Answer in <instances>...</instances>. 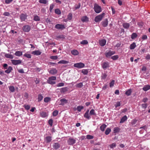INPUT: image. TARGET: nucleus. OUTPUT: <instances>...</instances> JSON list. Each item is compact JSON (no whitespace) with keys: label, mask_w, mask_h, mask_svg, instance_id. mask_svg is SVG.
<instances>
[{"label":"nucleus","mask_w":150,"mask_h":150,"mask_svg":"<svg viewBox=\"0 0 150 150\" xmlns=\"http://www.w3.org/2000/svg\"><path fill=\"white\" fill-rule=\"evenodd\" d=\"M56 80V77L55 76H52L49 78L47 80V82L49 84L53 85L56 83L55 80Z\"/></svg>","instance_id":"nucleus-1"},{"label":"nucleus","mask_w":150,"mask_h":150,"mask_svg":"<svg viewBox=\"0 0 150 150\" xmlns=\"http://www.w3.org/2000/svg\"><path fill=\"white\" fill-rule=\"evenodd\" d=\"M93 9L97 13H99L102 11L101 7L96 3L94 4Z\"/></svg>","instance_id":"nucleus-2"},{"label":"nucleus","mask_w":150,"mask_h":150,"mask_svg":"<svg viewBox=\"0 0 150 150\" xmlns=\"http://www.w3.org/2000/svg\"><path fill=\"white\" fill-rule=\"evenodd\" d=\"M105 15L104 13H103L102 14L96 16L95 18V21L96 22L100 21L104 17Z\"/></svg>","instance_id":"nucleus-3"},{"label":"nucleus","mask_w":150,"mask_h":150,"mask_svg":"<svg viewBox=\"0 0 150 150\" xmlns=\"http://www.w3.org/2000/svg\"><path fill=\"white\" fill-rule=\"evenodd\" d=\"M74 66L75 67L81 69L84 67L85 66V64L83 63L79 62L74 64Z\"/></svg>","instance_id":"nucleus-4"},{"label":"nucleus","mask_w":150,"mask_h":150,"mask_svg":"<svg viewBox=\"0 0 150 150\" xmlns=\"http://www.w3.org/2000/svg\"><path fill=\"white\" fill-rule=\"evenodd\" d=\"M55 28L57 29L61 30H62L65 28V27L64 25L59 24H56L55 26Z\"/></svg>","instance_id":"nucleus-5"},{"label":"nucleus","mask_w":150,"mask_h":150,"mask_svg":"<svg viewBox=\"0 0 150 150\" xmlns=\"http://www.w3.org/2000/svg\"><path fill=\"white\" fill-rule=\"evenodd\" d=\"M67 143L69 145H72L76 143V140L73 138H69L67 141Z\"/></svg>","instance_id":"nucleus-6"},{"label":"nucleus","mask_w":150,"mask_h":150,"mask_svg":"<svg viewBox=\"0 0 150 150\" xmlns=\"http://www.w3.org/2000/svg\"><path fill=\"white\" fill-rule=\"evenodd\" d=\"M115 52L114 51H111L110 50L108 52H106L105 53V56L107 57H110L112 55L114 54Z\"/></svg>","instance_id":"nucleus-7"},{"label":"nucleus","mask_w":150,"mask_h":150,"mask_svg":"<svg viewBox=\"0 0 150 150\" xmlns=\"http://www.w3.org/2000/svg\"><path fill=\"white\" fill-rule=\"evenodd\" d=\"M61 103L60 105H64L65 104H67L68 103V100L65 98H63L61 99L60 100Z\"/></svg>","instance_id":"nucleus-8"},{"label":"nucleus","mask_w":150,"mask_h":150,"mask_svg":"<svg viewBox=\"0 0 150 150\" xmlns=\"http://www.w3.org/2000/svg\"><path fill=\"white\" fill-rule=\"evenodd\" d=\"M49 72L52 75H54L57 73V71L55 68H53L50 70Z\"/></svg>","instance_id":"nucleus-9"},{"label":"nucleus","mask_w":150,"mask_h":150,"mask_svg":"<svg viewBox=\"0 0 150 150\" xmlns=\"http://www.w3.org/2000/svg\"><path fill=\"white\" fill-rule=\"evenodd\" d=\"M23 29L25 32H28L30 30V26L27 25L23 26Z\"/></svg>","instance_id":"nucleus-10"},{"label":"nucleus","mask_w":150,"mask_h":150,"mask_svg":"<svg viewBox=\"0 0 150 150\" xmlns=\"http://www.w3.org/2000/svg\"><path fill=\"white\" fill-rule=\"evenodd\" d=\"M83 22H87L88 21V18L86 16H84L82 17L81 19Z\"/></svg>","instance_id":"nucleus-11"},{"label":"nucleus","mask_w":150,"mask_h":150,"mask_svg":"<svg viewBox=\"0 0 150 150\" xmlns=\"http://www.w3.org/2000/svg\"><path fill=\"white\" fill-rule=\"evenodd\" d=\"M102 25L104 27H106L108 24V20L107 19H106L105 20L102 21L101 23Z\"/></svg>","instance_id":"nucleus-12"},{"label":"nucleus","mask_w":150,"mask_h":150,"mask_svg":"<svg viewBox=\"0 0 150 150\" xmlns=\"http://www.w3.org/2000/svg\"><path fill=\"white\" fill-rule=\"evenodd\" d=\"M20 18L21 21H25L27 18V15L25 14H22Z\"/></svg>","instance_id":"nucleus-13"},{"label":"nucleus","mask_w":150,"mask_h":150,"mask_svg":"<svg viewBox=\"0 0 150 150\" xmlns=\"http://www.w3.org/2000/svg\"><path fill=\"white\" fill-rule=\"evenodd\" d=\"M109 67V63L108 62H104L103 64L102 65V67L104 69H106L108 67Z\"/></svg>","instance_id":"nucleus-14"},{"label":"nucleus","mask_w":150,"mask_h":150,"mask_svg":"<svg viewBox=\"0 0 150 150\" xmlns=\"http://www.w3.org/2000/svg\"><path fill=\"white\" fill-rule=\"evenodd\" d=\"M106 43V40L104 39H102L99 40V43L101 46H104Z\"/></svg>","instance_id":"nucleus-15"},{"label":"nucleus","mask_w":150,"mask_h":150,"mask_svg":"<svg viewBox=\"0 0 150 150\" xmlns=\"http://www.w3.org/2000/svg\"><path fill=\"white\" fill-rule=\"evenodd\" d=\"M68 88L67 87H64L61 88L60 91L62 93H64L68 91Z\"/></svg>","instance_id":"nucleus-16"},{"label":"nucleus","mask_w":150,"mask_h":150,"mask_svg":"<svg viewBox=\"0 0 150 150\" xmlns=\"http://www.w3.org/2000/svg\"><path fill=\"white\" fill-rule=\"evenodd\" d=\"M53 147L54 149H57L60 147V145L58 143H55L53 144Z\"/></svg>","instance_id":"nucleus-17"},{"label":"nucleus","mask_w":150,"mask_h":150,"mask_svg":"<svg viewBox=\"0 0 150 150\" xmlns=\"http://www.w3.org/2000/svg\"><path fill=\"white\" fill-rule=\"evenodd\" d=\"M40 115L42 117H45L48 116V115L46 112L44 111L41 112L40 113Z\"/></svg>","instance_id":"nucleus-18"},{"label":"nucleus","mask_w":150,"mask_h":150,"mask_svg":"<svg viewBox=\"0 0 150 150\" xmlns=\"http://www.w3.org/2000/svg\"><path fill=\"white\" fill-rule=\"evenodd\" d=\"M150 89V85H145L143 88L142 89L144 91H146Z\"/></svg>","instance_id":"nucleus-19"},{"label":"nucleus","mask_w":150,"mask_h":150,"mask_svg":"<svg viewBox=\"0 0 150 150\" xmlns=\"http://www.w3.org/2000/svg\"><path fill=\"white\" fill-rule=\"evenodd\" d=\"M45 140L46 143H49L52 140V137L49 136H47L45 138Z\"/></svg>","instance_id":"nucleus-20"},{"label":"nucleus","mask_w":150,"mask_h":150,"mask_svg":"<svg viewBox=\"0 0 150 150\" xmlns=\"http://www.w3.org/2000/svg\"><path fill=\"white\" fill-rule=\"evenodd\" d=\"M71 54L74 55H77L79 54L78 51L76 50H73L71 51Z\"/></svg>","instance_id":"nucleus-21"},{"label":"nucleus","mask_w":150,"mask_h":150,"mask_svg":"<svg viewBox=\"0 0 150 150\" xmlns=\"http://www.w3.org/2000/svg\"><path fill=\"white\" fill-rule=\"evenodd\" d=\"M127 119V118L126 115H125L121 119V120L120 121V123H123Z\"/></svg>","instance_id":"nucleus-22"},{"label":"nucleus","mask_w":150,"mask_h":150,"mask_svg":"<svg viewBox=\"0 0 150 150\" xmlns=\"http://www.w3.org/2000/svg\"><path fill=\"white\" fill-rule=\"evenodd\" d=\"M122 25L125 28L128 29L129 27L130 24L129 23H124Z\"/></svg>","instance_id":"nucleus-23"},{"label":"nucleus","mask_w":150,"mask_h":150,"mask_svg":"<svg viewBox=\"0 0 150 150\" xmlns=\"http://www.w3.org/2000/svg\"><path fill=\"white\" fill-rule=\"evenodd\" d=\"M107 127L106 125L105 124H103L102 125L100 126V128L101 131L102 132L104 131L105 129Z\"/></svg>","instance_id":"nucleus-24"},{"label":"nucleus","mask_w":150,"mask_h":150,"mask_svg":"<svg viewBox=\"0 0 150 150\" xmlns=\"http://www.w3.org/2000/svg\"><path fill=\"white\" fill-rule=\"evenodd\" d=\"M41 52H40L39 50L35 51H33L32 52V54H34V55H40L41 54Z\"/></svg>","instance_id":"nucleus-25"},{"label":"nucleus","mask_w":150,"mask_h":150,"mask_svg":"<svg viewBox=\"0 0 150 150\" xmlns=\"http://www.w3.org/2000/svg\"><path fill=\"white\" fill-rule=\"evenodd\" d=\"M136 47V45L135 43L133 42L130 45L129 48L131 50H133Z\"/></svg>","instance_id":"nucleus-26"},{"label":"nucleus","mask_w":150,"mask_h":150,"mask_svg":"<svg viewBox=\"0 0 150 150\" xmlns=\"http://www.w3.org/2000/svg\"><path fill=\"white\" fill-rule=\"evenodd\" d=\"M43 98V96L41 94H39L38 95V101L40 102L41 101Z\"/></svg>","instance_id":"nucleus-27"},{"label":"nucleus","mask_w":150,"mask_h":150,"mask_svg":"<svg viewBox=\"0 0 150 150\" xmlns=\"http://www.w3.org/2000/svg\"><path fill=\"white\" fill-rule=\"evenodd\" d=\"M68 63V61L64 60H60L58 62V64H67Z\"/></svg>","instance_id":"nucleus-28"},{"label":"nucleus","mask_w":150,"mask_h":150,"mask_svg":"<svg viewBox=\"0 0 150 150\" xmlns=\"http://www.w3.org/2000/svg\"><path fill=\"white\" fill-rule=\"evenodd\" d=\"M120 131V128L118 127H115L114 128L113 132L114 133H116L119 132Z\"/></svg>","instance_id":"nucleus-29"},{"label":"nucleus","mask_w":150,"mask_h":150,"mask_svg":"<svg viewBox=\"0 0 150 150\" xmlns=\"http://www.w3.org/2000/svg\"><path fill=\"white\" fill-rule=\"evenodd\" d=\"M11 62L12 63L15 65H16L19 64V60H11Z\"/></svg>","instance_id":"nucleus-30"},{"label":"nucleus","mask_w":150,"mask_h":150,"mask_svg":"<svg viewBox=\"0 0 150 150\" xmlns=\"http://www.w3.org/2000/svg\"><path fill=\"white\" fill-rule=\"evenodd\" d=\"M137 36V35L136 33H133L131 35V38L132 39H134L136 38Z\"/></svg>","instance_id":"nucleus-31"},{"label":"nucleus","mask_w":150,"mask_h":150,"mask_svg":"<svg viewBox=\"0 0 150 150\" xmlns=\"http://www.w3.org/2000/svg\"><path fill=\"white\" fill-rule=\"evenodd\" d=\"M33 20L35 21H39L40 20V17L37 15H35Z\"/></svg>","instance_id":"nucleus-32"},{"label":"nucleus","mask_w":150,"mask_h":150,"mask_svg":"<svg viewBox=\"0 0 150 150\" xmlns=\"http://www.w3.org/2000/svg\"><path fill=\"white\" fill-rule=\"evenodd\" d=\"M111 131V129L110 128H108L105 131V134L107 135L108 134H109V133Z\"/></svg>","instance_id":"nucleus-33"},{"label":"nucleus","mask_w":150,"mask_h":150,"mask_svg":"<svg viewBox=\"0 0 150 150\" xmlns=\"http://www.w3.org/2000/svg\"><path fill=\"white\" fill-rule=\"evenodd\" d=\"M89 114L91 115H96L95 112V110L93 109H92L90 110Z\"/></svg>","instance_id":"nucleus-34"},{"label":"nucleus","mask_w":150,"mask_h":150,"mask_svg":"<svg viewBox=\"0 0 150 150\" xmlns=\"http://www.w3.org/2000/svg\"><path fill=\"white\" fill-rule=\"evenodd\" d=\"M12 69L11 67H9L5 71V72L8 74L10 73Z\"/></svg>","instance_id":"nucleus-35"},{"label":"nucleus","mask_w":150,"mask_h":150,"mask_svg":"<svg viewBox=\"0 0 150 150\" xmlns=\"http://www.w3.org/2000/svg\"><path fill=\"white\" fill-rule=\"evenodd\" d=\"M39 2L41 4H46L47 3L48 1L47 0H39Z\"/></svg>","instance_id":"nucleus-36"},{"label":"nucleus","mask_w":150,"mask_h":150,"mask_svg":"<svg viewBox=\"0 0 150 150\" xmlns=\"http://www.w3.org/2000/svg\"><path fill=\"white\" fill-rule=\"evenodd\" d=\"M5 56L6 57L8 58L12 59L13 58V57L12 55L9 54H6Z\"/></svg>","instance_id":"nucleus-37"},{"label":"nucleus","mask_w":150,"mask_h":150,"mask_svg":"<svg viewBox=\"0 0 150 150\" xmlns=\"http://www.w3.org/2000/svg\"><path fill=\"white\" fill-rule=\"evenodd\" d=\"M58 39H61L62 40L64 39L65 38V37L63 35H59L58 36H57L56 37Z\"/></svg>","instance_id":"nucleus-38"},{"label":"nucleus","mask_w":150,"mask_h":150,"mask_svg":"<svg viewBox=\"0 0 150 150\" xmlns=\"http://www.w3.org/2000/svg\"><path fill=\"white\" fill-rule=\"evenodd\" d=\"M81 72L84 75H87L88 73L87 69H83L82 70Z\"/></svg>","instance_id":"nucleus-39"},{"label":"nucleus","mask_w":150,"mask_h":150,"mask_svg":"<svg viewBox=\"0 0 150 150\" xmlns=\"http://www.w3.org/2000/svg\"><path fill=\"white\" fill-rule=\"evenodd\" d=\"M83 108V107L81 106H78L77 107V110L79 112H80Z\"/></svg>","instance_id":"nucleus-40"},{"label":"nucleus","mask_w":150,"mask_h":150,"mask_svg":"<svg viewBox=\"0 0 150 150\" xmlns=\"http://www.w3.org/2000/svg\"><path fill=\"white\" fill-rule=\"evenodd\" d=\"M54 12L55 13L58 15H60L61 14V12L58 8L55 9Z\"/></svg>","instance_id":"nucleus-41"},{"label":"nucleus","mask_w":150,"mask_h":150,"mask_svg":"<svg viewBox=\"0 0 150 150\" xmlns=\"http://www.w3.org/2000/svg\"><path fill=\"white\" fill-rule=\"evenodd\" d=\"M9 90L12 92H14L15 91L14 87L13 86H10L9 87Z\"/></svg>","instance_id":"nucleus-42"},{"label":"nucleus","mask_w":150,"mask_h":150,"mask_svg":"<svg viewBox=\"0 0 150 150\" xmlns=\"http://www.w3.org/2000/svg\"><path fill=\"white\" fill-rule=\"evenodd\" d=\"M76 87L77 88H81L83 86V83L82 82L79 83L76 85Z\"/></svg>","instance_id":"nucleus-43"},{"label":"nucleus","mask_w":150,"mask_h":150,"mask_svg":"<svg viewBox=\"0 0 150 150\" xmlns=\"http://www.w3.org/2000/svg\"><path fill=\"white\" fill-rule=\"evenodd\" d=\"M51 100V98L50 97H46L44 98V101L45 103H48Z\"/></svg>","instance_id":"nucleus-44"},{"label":"nucleus","mask_w":150,"mask_h":150,"mask_svg":"<svg viewBox=\"0 0 150 150\" xmlns=\"http://www.w3.org/2000/svg\"><path fill=\"white\" fill-rule=\"evenodd\" d=\"M138 120L136 119H134L132 120L131 122V124L132 125H133L136 123Z\"/></svg>","instance_id":"nucleus-45"},{"label":"nucleus","mask_w":150,"mask_h":150,"mask_svg":"<svg viewBox=\"0 0 150 150\" xmlns=\"http://www.w3.org/2000/svg\"><path fill=\"white\" fill-rule=\"evenodd\" d=\"M132 91L131 89L128 90L125 92V94L127 96H129L131 95Z\"/></svg>","instance_id":"nucleus-46"},{"label":"nucleus","mask_w":150,"mask_h":150,"mask_svg":"<svg viewBox=\"0 0 150 150\" xmlns=\"http://www.w3.org/2000/svg\"><path fill=\"white\" fill-rule=\"evenodd\" d=\"M58 113V111L57 110H54L52 113V115L54 116H56Z\"/></svg>","instance_id":"nucleus-47"},{"label":"nucleus","mask_w":150,"mask_h":150,"mask_svg":"<svg viewBox=\"0 0 150 150\" xmlns=\"http://www.w3.org/2000/svg\"><path fill=\"white\" fill-rule=\"evenodd\" d=\"M80 43L82 45H86L88 43V42L87 40H84L81 42Z\"/></svg>","instance_id":"nucleus-48"},{"label":"nucleus","mask_w":150,"mask_h":150,"mask_svg":"<svg viewBox=\"0 0 150 150\" xmlns=\"http://www.w3.org/2000/svg\"><path fill=\"white\" fill-rule=\"evenodd\" d=\"M84 117L88 119H89L91 118L88 114L86 113L84 114Z\"/></svg>","instance_id":"nucleus-49"},{"label":"nucleus","mask_w":150,"mask_h":150,"mask_svg":"<svg viewBox=\"0 0 150 150\" xmlns=\"http://www.w3.org/2000/svg\"><path fill=\"white\" fill-rule=\"evenodd\" d=\"M24 56L30 59L31 58V55L30 54L26 53L24 54Z\"/></svg>","instance_id":"nucleus-50"},{"label":"nucleus","mask_w":150,"mask_h":150,"mask_svg":"<svg viewBox=\"0 0 150 150\" xmlns=\"http://www.w3.org/2000/svg\"><path fill=\"white\" fill-rule=\"evenodd\" d=\"M72 18V14L69 13L67 16V19L69 20H71Z\"/></svg>","instance_id":"nucleus-51"},{"label":"nucleus","mask_w":150,"mask_h":150,"mask_svg":"<svg viewBox=\"0 0 150 150\" xmlns=\"http://www.w3.org/2000/svg\"><path fill=\"white\" fill-rule=\"evenodd\" d=\"M24 108H25V109L26 110H29L30 108V105H24L23 106Z\"/></svg>","instance_id":"nucleus-52"},{"label":"nucleus","mask_w":150,"mask_h":150,"mask_svg":"<svg viewBox=\"0 0 150 150\" xmlns=\"http://www.w3.org/2000/svg\"><path fill=\"white\" fill-rule=\"evenodd\" d=\"M115 81L114 80H112L110 82V87L111 88L112 87L114 86V84Z\"/></svg>","instance_id":"nucleus-53"},{"label":"nucleus","mask_w":150,"mask_h":150,"mask_svg":"<svg viewBox=\"0 0 150 150\" xmlns=\"http://www.w3.org/2000/svg\"><path fill=\"white\" fill-rule=\"evenodd\" d=\"M118 56L117 55H114L111 57V58L113 60H116L118 59Z\"/></svg>","instance_id":"nucleus-54"},{"label":"nucleus","mask_w":150,"mask_h":150,"mask_svg":"<svg viewBox=\"0 0 150 150\" xmlns=\"http://www.w3.org/2000/svg\"><path fill=\"white\" fill-rule=\"evenodd\" d=\"M50 58L52 59L56 60L58 58V57L57 56H53L50 57Z\"/></svg>","instance_id":"nucleus-55"},{"label":"nucleus","mask_w":150,"mask_h":150,"mask_svg":"<svg viewBox=\"0 0 150 150\" xmlns=\"http://www.w3.org/2000/svg\"><path fill=\"white\" fill-rule=\"evenodd\" d=\"M93 137L92 135H88L86 136V138L88 139H93Z\"/></svg>","instance_id":"nucleus-56"},{"label":"nucleus","mask_w":150,"mask_h":150,"mask_svg":"<svg viewBox=\"0 0 150 150\" xmlns=\"http://www.w3.org/2000/svg\"><path fill=\"white\" fill-rule=\"evenodd\" d=\"M138 25L141 28V27H142L143 26L144 23L142 22H139L138 23Z\"/></svg>","instance_id":"nucleus-57"},{"label":"nucleus","mask_w":150,"mask_h":150,"mask_svg":"<svg viewBox=\"0 0 150 150\" xmlns=\"http://www.w3.org/2000/svg\"><path fill=\"white\" fill-rule=\"evenodd\" d=\"M53 122V120L52 119L49 120L48 121V123L51 126H52V125Z\"/></svg>","instance_id":"nucleus-58"},{"label":"nucleus","mask_w":150,"mask_h":150,"mask_svg":"<svg viewBox=\"0 0 150 150\" xmlns=\"http://www.w3.org/2000/svg\"><path fill=\"white\" fill-rule=\"evenodd\" d=\"M110 146L111 148L113 149L116 146V144L115 143H113L112 144L110 145Z\"/></svg>","instance_id":"nucleus-59"},{"label":"nucleus","mask_w":150,"mask_h":150,"mask_svg":"<svg viewBox=\"0 0 150 150\" xmlns=\"http://www.w3.org/2000/svg\"><path fill=\"white\" fill-rule=\"evenodd\" d=\"M13 1V0H5V3L6 4H9L11 3Z\"/></svg>","instance_id":"nucleus-60"},{"label":"nucleus","mask_w":150,"mask_h":150,"mask_svg":"<svg viewBox=\"0 0 150 150\" xmlns=\"http://www.w3.org/2000/svg\"><path fill=\"white\" fill-rule=\"evenodd\" d=\"M64 83H60L57 84V87L63 86H64Z\"/></svg>","instance_id":"nucleus-61"},{"label":"nucleus","mask_w":150,"mask_h":150,"mask_svg":"<svg viewBox=\"0 0 150 150\" xmlns=\"http://www.w3.org/2000/svg\"><path fill=\"white\" fill-rule=\"evenodd\" d=\"M107 76V75L106 74L104 73L101 76V78L102 79H105Z\"/></svg>","instance_id":"nucleus-62"},{"label":"nucleus","mask_w":150,"mask_h":150,"mask_svg":"<svg viewBox=\"0 0 150 150\" xmlns=\"http://www.w3.org/2000/svg\"><path fill=\"white\" fill-rule=\"evenodd\" d=\"M54 6V4H51L50 5V11L52 12Z\"/></svg>","instance_id":"nucleus-63"},{"label":"nucleus","mask_w":150,"mask_h":150,"mask_svg":"<svg viewBox=\"0 0 150 150\" xmlns=\"http://www.w3.org/2000/svg\"><path fill=\"white\" fill-rule=\"evenodd\" d=\"M34 81L36 84L39 83L40 82V80L39 79L37 78H35V79Z\"/></svg>","instance_id":"nucleus-64"}]
</instances>
